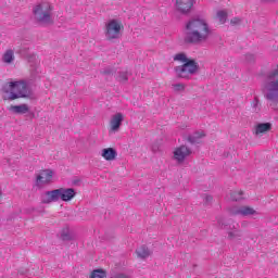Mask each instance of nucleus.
Returning a JSON list of instances; mask_svg holds the SVG:
<instances>
[{
  "label": "nucleus",
  "mask_w": 278,
  "mask_h": 278,
  "mask_svg": "<svg viewBox=\"0 0 278 278\" xmlns=\"http://www.w3.org/2000/svg\"><path fill=\"white\" fill-rule=\"evenodd\" d=\"M191 59H188V56L186 55V53L184 52H180V53H177L175 56H174V61L175 62H182L184 64H186L187 62H190Z\"/></svg>",
  "instance_id": "5701e85b"
},
{
  "label": "nucleus",
  "mask_w": 278,
  "mask_h": 278,
  "mask_svg": "<svg viewBox=\"0 0 278 278\" xmlns=\"http://www.w3.org/2000/svg\"><path fill=\"white\" fill-rule=\"evenodd\" d=\"M212 36V29L207 21L192 17L185 25L184 42L186 45H205Z\"/></svg>",
  "instance_id": "f257e3e1"
},
{
  "label": "nucleus",
  "mask_w": 278,
  "mask_h": 278,
  "mask_svg": "<svg viewBox=\"0 0 278 278\" xmlns=\"http://www.w3.org/2000/svg\"><path fill=\"white\" fill-rule=\"evenodd\" d=\"M202 138H205V131L203 130L193 132L187 138V140L190 144H201Z\"/></svg>",
  "instance_id": "dca6fc26"
},
{
  "label": "nucleus",
  "mask_w": 278,
  "mask_h": 278,
  "mask_svg": "<svg viewBox=\"0 0 278 278\" xmlns=\"http://www.w3.org/2000/svg\"><path fill=\"white\" fill-rule=\"evenodd\" d=\"M2 99L4 101H16V99H34L31 87L24 80L5 83L2 87Z\"/></svg>",
  "instance_id": "f03ea898"
},
{
  "label": "nucleus",
  "mask_w": 278,
  "mask_h": 278,
  "mask_svg": "<svg viewBox=\"0 0 278 278\" xmlns=\"http://www.w3.org/2000/svg\"><path fill=\"white\" fill-rule=\"evenodd\" d=\"M2 62H4V64H12V62H14V50H7L2 55Z\"/></svg>",
  "instance_id": "6ab92c4d"
},
{
  "label": "nucleus",
  "mask_w": 278,
  "mask_h": 278,
  "mask_svg": "<svg viewBox=\"0 0 278 278\" xmlns=\"http://www.w3.org/2000/svg\"><path fill=\"white\" fill-rule=\"evenodd\" d=\"M9 112H12L13 114H27V112H29V105L27 104L11 105L9 108Z\"/></svg>",
  "instance_id": "f3484780"
},
{
  "label": "nucleus",
  "mask_w": 278,
  "mask_h": 278,
  "mask_svg": "<svg viewBox=\"0 0 278 278\" xmlns=\"http://www.w3.org/2000/svg\"><path fill=\"white\" fill-rule=\"evenodd\" d=\"M247 62H255V55L254 54H247L245 55Z\"/></svg>",
  "instance_id": "2f4dec72"
},
{
  "label": "nucleus",
  "mask_w": 278,
  "mask_h": 278,
  "mask_svg": "<svg viewBox=\"0 0 278 278\" xmlns=\"http://www.w3.org/2000/svg\"><path fill=\"white\" fill-rule=\"evenodd\" d=\"M52 12L53 8L49 2H41L33 10L37 23L41 25H53Z\"/></svg>",
  "instance_id": "20e7f679"
},
{
  "label": "nucleus",
  "mask_w": 278,
  "mask_h": 278,
  "mask_svg": "<svg viewBox=\"0 0 278 278\" xmlns=\"http://www.w3.org/2000/svg\"><path fill=\"white\" fill-rule=\"evenodd\" d=\"M240 23H242L240 17H233L230 20V25H240Z\"/></svg>",
  "instance_id": "c756f323"
},
{
  "label": "nucleus",
  "mask_w": 278,
  "mask_h": 278,
  "mask_svg": "<svg viewBox=\"0 0 278 278\" xmlns=\"http://www.w3.org/2000/svg\"><path fill=\"white\" fill-rule=\"evenodd\" d=\"M227 11L219 10L217 11L215 18L218 21L220 25H225V23H227Z\"/></svg>",
  "instance_id": "aec40b11"
},
{
  "label": "nucleus",
  "mask_w": 278,
  "mask_h": 278,
  "mask_svg": "<svg viewBox=\"0 0 278 278\" xmlns=\"http://www.w3.org/2000/svg\"><path fill=\"white\" fill-rule=\"evenodd\" d=\"M152 151L155 153V151H157V148L153 147Z\"/></svg>",
  "instance_id": "f704fd0d"
},
{
  "label": "nucleus",
  "mask_w": 278,
  "mask_h": 278,
  "mask_svg": "<svg viewBox=\"0 0 278 278\" xmlns=\"http://www.w3.org/2000/svg\"><path fill=\"white\" fill-rule=\"evenodd\" d=\"M136 253H137L138 257H140L141 260H147V257H149L151 255L149 248H147L146 245L138 248L136 250Z\"/></svg>",
  "instance_id": "a211bd4d"
},
{
  "label": "nucleus",
  "mask_w": 278,
  "mask_h": 278,
  "mask_svg": "<svg viewBox=\"0 0 278 278\" xmlns=\"http://www.w3.org/2000/svg\"><path fill=\"white\" fill-rule=\"evenodd\" d=\"M176 77L179 79H190L192 75H197L199 73V63L194 60L187 61L185 64L180 66H176L174 68Z\"/></svg>",
  "instance_id": "39448f33"
},
{
  "label": "nucleus",
  "mask_w": 278,
  "mask_h": 278,
  "mask_svg": "<svg viewBox=\"0 0 278 278\" xmlns=\"http://www.w3.org/2000/svg\"><path fill=\"white\" fill-rule=\"evenodd\" d=\"M117 155H118V152H116V149L114 148H104L101 151V157L106 160V162H114Z\"/></svg>",
  "instance_id": "ddd939ff"
},
{
  "label": "nucleus",
  "mask_w": 278,
  "mask_h": 278,
  "mask_svg": "<svg viewBox=\"0 0 278 278\" xmlns=\"http://www.w3.org/2000/svg\"><path fill=\"white\" fill-rule=\"evenodd\" d=\"M175 7L180 14H190L194 7V0H176Z\"/></svg>",
  "instance_id": "9d476101"
},
{
  "label": "nucleus",
  "mask_w": 278,
  "mask_h": 278,
  "mask_svg": "<svg viewBox=\"0 0 278 278\" xmlns=\"http://www.w3.org/2000/svg\"><path fill=\"white\" fill-rule=\"evenodd\" d=\"M113 278H131V276H129L125 273H118Z\"/></svg>",
  "instance_id": "7c9ffc66"
},
{
  "label": "nucleus",
  "mask_w": 278,
  "mask_h": 278,
  "mask_svg": "<svg viewBox=\"0 0 278 278\" xmlns=\"http://www.w3.org/2000/svg\"><path fill=\"white\" fill-rule=\"evenodd\" d=\"M229 223H231V220H229L225 217H218L217 218V225H218V227H220V229H228L229 228Z\"/></svg>",
  "instance_id": "412c9836"
},
{
  "label": "nucleus",
  "mask_w": 278,
  "mask_h": 278,
  "mask_svg": "<svg viewBox=\"0 0 278 278\" xmlns=\"http://www.w3.org/2000/svg\"><path fill=\"white\" fill-rule=\"evenodd\" d=\"M58 201H60L58 189L46 191L41 195V203H43L45 205H49V203H58Z\"/></svg>",
  "instance_id": "9b49d317"
},
{
  "label": "nucleus",
  "mask_w": 278,
  "mask_h": 278,
  "mask_svg": "<svg viewBox=\"0 0 278 278\" xmlns=\"http://www.w3.org/2000/svg\"><path fill=\"white\" fill-rule=\"evenodd\" d=\"M252 105H253L254 112H260V99L254 98Z\"/></svg>",
  "instance_id": "c85d7f7f"
},
{
  "label": "nucleus",
  "mask_w": 278,
  "mask_h": 278,
  "mask_svg": "<svg viewBox=\"0 0 278 278\" xmlns=\"http://www.w3.org/2000/svg\"><path fill=\"white\" fill-rule=\"evenodd\" d=\"M273 129V124L270 123H260L255 126L254 134L255 136H264V134H268Z\"/></svg>",
  "instance_id": "2eb2a0df"
},
{
  "label": "nucleus",
  "mask_w": 278,
  "mask_h": 278,
  "mask_svg": "<svg viewBox=\"0 0 278 278\" xmlns=\"http://www.w3.org/2000/svg\"><path fill=\"white\" fill-rule=\"evenodd\" d=\"M61 238L62 240L71 241L75 238V236H73V232H71L70 230H63L61 233Z\"/></svg>",
  "instance_id": "a878e982"
},
{
  "label": "nucleus",
  "mask_w": 278,
  "mask_h": 278,
  "mask_svg": "<svg viewBox=\"0 0 278 278\" xmlns=\"http://www.w3.org/2000/svg\"><path fill=\"white\" fill-rule=\"evenodd\" d=\"M123 115L122 113H116L113 115L110 122L111 131H118L121 129V125H123Z\"/></svg>",
  "instance_id": "4468645a"
},
{
  "label": "nucleus",
  "mask_w": 278,
  "mask_h": 278,
  "mask_svg": "<svg viewBox=\"0 0 278 278\" xmlns=\"http://www.w3.org/2000/svg\"><path fill=\"white\" fill-rule=\"evenodd\" d=\"M229 214L231 216H255V214H257V211H255L251 206H235L229 210Z\"/></svg>",
  "instance_id": "1a4fd4ad"
},
{
  "label": "nucleus",
  "mask_w": 278,
  "mask_h": 278,
  "mask_svg": "<svg viewBox=\"0 0 278 278\" xmlns=\"http://www.w3.org/2000/svg\"><path fill=\"white\" fill-rule=\"evenodd\" d=\"M103 75H112V68L108 67L102 72Z\"/></svg>",
  "instance_id": "473e14b6"
},
{
  "label": "nucleus",
  "mask_w": 278,
  "mask_h": 278,
  "mask_svg": "<svg viewBox=\"0 0 278 278\" xmlns=\"http://www.w3.org/2000/svg\"><path fill=\"white\" fill-rule=\"evenodd\" d=\"M108 274L103 269H94L90 274V278H105Z\"/></svg>",
  "instance_id": "4be33fe9"
},
{
  "label": "nucleus",
  "mask_w": 278,
  "mask_h": 278,
  "mask_svg": "<svg viewBox=\"0 0 278 278\" xmlns=\"http://www.w3.org/2000/svg\"><path fill=\"white\" fill-rule=\"evenodd\" d=\"M212 200H213L212 195H204L205 203H212Z\"/></svg>",
  "instance_id": "72a5a7b5"
},
{
  "label": "nucleus",
  "mask_w": 278,
  "mask_h": 278,
  "mask_svg": "<svg viewBox=\"0 0 278 278\" xmlns=\"http://www.w3.org/2000/svg\"><path fill=\"white\" fill-rule=\"evenodd\" d=\"M59 192V200L61 199V201H73V199H75V197H77V191H75L73 188H59L58 189Z\"/></svg>",
  "instance_id": "f8f14e48"
},
{
  "label": "nucleus",
  "mask_w": 278,
  "mask_h": 278,
  "mask_svg": "<svg viewBox=\"0 0 278 278\" xmlns=\"http://www.w3.org/2000/svg\"><path fill=\"white\" fill-rule=\"evenodd\" d=\"M128 79H129V76L127 72H119L117 80L121 84H127Z\"/></svg>",
  "instance_id": "bb28decb"
},
{
  "label": "nucleus",
  "mask_w": 278,
  "mask_h": 278,
  "mask_svg": "<svg viewBox=\"0 0 278 278\" xmlns=\"http://www.w3.org/2000/svg\"><path fill=\"white\" fill-rule=\"evenodd\" d=\"M230 199L231 201H240L242 199V191H231Z\"/></svg>",
  "instance_id": "cd10ccee"
},
{
  "label": "nucleus",
  "mask_w": 278,
  "mask_h": 278,
  "mask_svg": "<svg viewBox=\"0 0 278 278\" xmlns=\"http://www.w3.org/2000/svg\"><path fill=\"white\" fill-rule=\"evenodd\" d=\"M229 240H239V238H242V231L241 230H233L228 232Z\"/></svg>",
  "instance_id": "b1692460"
},
{
  "label": "nucleus",
  "mask_w": 278,
  "mask_h": 278,
  "mask_svg": "<svg viewBox=\"0 0 278 278\" xmlns=\"http://www.w3.org/2000/svg\"><path fill=\"white\" fill-rule=\"evenodd\" d=\"M189 155H192V150L187 146H180L174 150V160H176L178 164L186 162V157H189Z\"/></svg>",
  "instance_id": "6e6552de"
},
{
  "label": "nucleus",
  "mask_w": 278,
  "mask_h": 278,
  "mask_svg": "<svg viewBox=\"0 0 278 278\" xmlns=\"http://www.w3.org/2000/svg\"><path fill=\"white\" fill-rule=\"evenodd\" d=\"M52 179H53V170L43 169L37 175L35 180V186L37 188H43L45 186L51 184Z\"/></svg>",
  "instance_id": "0eeeda50"
},
{
  "label": "nucleus",
  "mask_w": 278,
  "mask_h": 278,
  "mask_svg": "<svg viewBox=\"0 0 278 278\" xmlns=\"http://www.w3.org/2000/svg\"><path fill=\"white\" fill-rule=\"evenodd\" d=\"M123 30V24L118 20H111L105 24V38L106 40H118L121 38V31Z\"/></svg>",
  "instance_id": "423d86ee"
},
{
  "label": "nucleus",
  "mask_w": 278,
  "mask_h": 278,
  "mask_svg": "<svg viewBox=\"0 0 278 278\" xmlns=\"http://www.w3.org/2000/svg\"><path fill=\"white\" fill-rule=\"evenodd\" d=\"M263 93L265 99L269 101L270 108L276 110L278 103V64L267 73Z\"/></svg>",
  "instance_id": "7ed1b4c3"
},
{
  "label": "nucleus",
  "mask_w": 278,
  "mask_h": 278,
  "mask_svg": "<svg viewBox=\"0 0 278 278\" xmlns=\"http://www.w3.org/2000/svg\"><path fill=\"white\" fill-rule=\"evenodd\" d=\"M172 88H173L174 92H185L186 84H184V83L173 84Z\"/></svg>",
  "instance_id": "393cba45"
}]
</instances>
